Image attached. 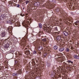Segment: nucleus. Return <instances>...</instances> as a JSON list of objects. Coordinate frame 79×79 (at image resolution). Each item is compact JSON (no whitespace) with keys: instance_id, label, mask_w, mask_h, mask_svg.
<instances>
[{"instance_id":"nucleus-1","label":"nucleus","mask_w":79,"mask_h":79,"mask_svg":"<svg viewBox=\"0 0 79 79\" xmlns=\"http://www.w3.org/2000/svg\"><path fill=\"white\" fill-rule=\"evenodd\" d=\"M31 19L30 17H28L27 18V19L26 20V22H23L22 23V24L23 26H24V27H27L28 24H29V21H31Z\"/></svg>"},{"instance_id":"nucleus-2","label":"nucleus","mask_w":79,"mask_h":79,"mask_svg":"<svg viewBox=\"0 0 79 79\" xmlns=\"http://www.w3.org/2000/svg\"><path fill=\"white\" fill-rule=\"evenodd\" d=\"M47 44V39L44 38L42 40L41 42V44L43 45L44 47H46V44Z\"/></svg>"},{"instance_id":"nucleus-3","label":"nucleus","mask_w":79,"mask_h":79,"mask_svg":"<svg viewBox=\"0 0 79 79\" xmlns=\"http://www.w3.org/2000/svg\"><path fill=\"white\" fill-rule=\"evenodd\" d=\"M60 47L61 48H60L59 49V50L60 52H63V51H64V47L62 48V46H61V45H60Z\"/></svg>"},{"instance_id":"nucleus-4","label":"nucleus","mask_w":79,"mask_h":79,"mask_svg":"<svg viewBox=\"0 0 79 79\" xmlns=\"http://www.w3.org/2000/svg\"><path fill=\"white\" fill-rule=\"evenodd\" d=\"M1 35L2 37H5L6 35V32L5 31L2 32L1 34Z\"/></svg>"},{"instance_id":"nucleus-5","label":"nucleus","mask_w":79,"mask_h":79,"mask_svg":"<svg viewBox=\"0 0 79 79\" xmlns=\"http://www.w3.org/2000/svg\"><path fill=\"white\" fill-rule=\"evenodd\" d=\"M45 32H47L48 33H51V29L48 28V29H45L44 30Z\"/></svg>"},{"instance_id":"nucleus-6","label":"nucleus","mask_w":79,"mask_h":79,"mask_svg":"<svg viewBox=\"0 0 79 79\" xmlns=\"http://www.w3.org/2000/svg\"><path fill=\"white\" fill-rule=\"evenodd\" d=\"M60 15L61 16V17H62L63 18V19H66V15H65L64 14H61Z\"/></svg>"},{"instance_id":"nucleus-7","label":"nucleus","mask_w":79,"mask_h":79,"mask_svg":"<svg viewBox=\"0 0 79 79\" xmlns=\"http://www.w3.org/2000/svg\"><path fill=\"white\" fill-rule=\"evenodd\" d=\"M34 5L36 6H40V2H38L35 3Z\"/></svg>"},{"instance_id":"nucleus-8","label":"nucleus","mask_w":79,"mask_h":79,"mask_svg":"<svg viewBox=\"0 0 79 79\" xmlns=\"http://www.w3.org/2000/svg\"><path fill=\"white\" fill-rule=\"evenodd\" d=\"M25 53L26 55H30V51H25L24 50Z\"/></svg>"},{"instance_id":"nucleus-9","label":"nucleus","mask_w":79,"mask_h":79,"mask_svg":"<svg viewBox=\"0 0 79 79\" xmlns=\"http://www.w3.org/2000/svg\"><path fill=\"white\" fill-rule=\"evenodd\" d=\"M13 3H14L12 1H10V2H9V6H13Z\"/></svg>"},{"instance_id":"nucleus-10","label":"nucleus","mask_w":79,"mask_h":79,"mask_svg":"<svg viewBox=\"0 0 79 79\" xmlns=\"http://www.w3.org/2000/svg\"><path fill=\"white\" fill-rule=\"evenodd\" d=\"M14 22V20L11 19H10V20H9L7 21V23H9V24H10H10H12V23H13Z\"/></svg>"},{"instance_id":"nucleus-11","label":"nucleus","mask_w":79,"mask_h":79,"mask_svg":"<svg viewBox=\"0 0 79 79\" xmlns=\"http://www.w3.org/2000/svg\"><path fill=\"white\" fill-rule=\"evenodd\" d=\"M15 26H16V27H17V26H18V27H19V26H21L20 23L18 22H16L15 23Z\"/></svg>"},{"instance_id":"nucleus-12","label":"nucleus","mask_w":79,"mask_h":79,"mask_svg":"<svg viewBox=\"0 0 79 79\" xmlns=\"http://www.w3.org/2000/svg\"><path fill=\"white\" fill-rule=\"evenodd\" d=\"M64 35L65 36H68V33L67 31H64L63 32Z\"/></svg>"},{"instance_id":"nucleus-13","label":"nucleus","mask_w":79,"mask_h":79,"mask_svg":"<svg viewBox=\"0 0 79 79\" xmlns=\"http://www.w3.org/2000/svg\"><path fill=\"white\" fill-rule=\"evenodd\" d=\"M47 55V53L46 52H44V53L43 54H42V56L43 58H45L46 56Z\"/></svg>"},{"instance_id":"nucleus-14","label":"nucleus","mask_w":79,"mask_h":79,"mask_svg":"<svg viewBox=\"0 0 79 79\" xmlns=\"http://www.w3.org/2000/svg\"><path fill=\"white\" fill-rule=\"evenodd\" d=\"M5 18L3 16V15H2L0 17V19H1V20H3Z\"/></svg>"},{"instance_id":"nucleus-15","label":"nucleus","mask_w":79,"mask_h":79,"mask_svg":"<svg viewBox=\"0 0 79 79\" xmlns=\"http://www.w3.org/2000/svg\"><path fill=\"white\" fill-rule=\"evenodd\" d=\"M62 10L63 9H60L59 8V9H57V12H59V11H60H60H63Z\"/></svg>"},{"instance_id":"nucleus-16","label":"nucleus","mask_w":79,"mask_h":79,"mask_svg":"<svg viewBox=\"0 0 79 79\" xmlns=\"http://www.w3.org/2000/svg\"><path fill=\"white\" fill-rule=\"evenodd\" d=\"M61 38V36H57L56 38V40H60Z\"/></svg>"},{"instance_id":"nucleus-17","label":"nucleus","mask_w":79,"mask_h":79,"mask_svg":"<svg viewBox=\"0 0 79 79\" xmlns=\"http://www.w3.org/2000/svg\"><path fill=\"white\" fill-rule=\"evenodd\" d=\"M74 58H75V59H79V56L76 55H75L74 56Z\"/></svg>"},{"instance_id":"nucleus-18","label":"nucleus","mask_w":79,"mask_h":79,"mask_svg":"<svg viewBox=\"0 0 79 79\" xmlns=\"http://www.w3.org/2000/svg\"><path fill=\"white\" fill-rule=\"evenodd\" d=\"M75 24L76 26H77L79 25V21H76V22L75 23Z\"/></svg>"},{"instance_id":"nucleus-19","label":"nucleus","mask_w":79,"mask_h":79,"mask_svg":"<svg viewBox=\"0 0 79 79\" xmlns=\"http://www.w3.org/2000/svg\"><path fill=\"white\" fill-rule=\"evenodd\" d=\"M65 51L66 52H69V49L67 48L65 49Z\"/></svg>"},{"instance_id":"nucleus-20","label":"nucleus","mask_w":79,"mask_h":79,"mask_svg":"<svg viewBox=\"0 0 79 79\" xmlns=\"http://www.w3.org/2000/svg\"><path fill=\"white\" fill-rule=\"evenodd\" d=\"M58 47L56 46H55L54 47V50H57L58 49Z\"/></svg>"},{"instance_id":"nucleus-21","label":"nucleus","mask_w":79,"mask_h":79,"mask_svg":"<svg viewBox=\"0 0 79 79\" xmlns=\"http://www.w3.org/2000/svg\"><path fill=\"white\" fill-rule=\"evenodd\" d=\"M18 55L19 56H22V55H23V54H22V52H18Z\"/></svg>"},{"instance_id":"nucleus-22","label":"nucleus","mask_w":79,"mask_h":79,"mask_svg":"<svg viewBox=\"0 0 79 79\" xmlns=\"http://www.w3.org/2000/svg\"><path fill=\"white\" fill-rule=\"evenodd\" d=\"M0 8L1 10H2V11H3V10H4V7H3V6H1V7H0Z\"/></svg>"},{"instance_id":"nucleus-23","label":"nucleus","mask_w":79,"mask_h":79,"mask_svg":"<svg viewBox=\"0 0 79 79\" xmlns=\"http://www.w3.org/2000/svg\"><path fill=\"white\" fill-rule=\"evenodd\" d=\"M18 73H14L13 74V75L14 76H17Z\"/></svg>"},{"instance_id":"nucleus-24","label":"nucleus","mask_w":79,"mask_h":79,"mask_svg":"<svg viewBox=\"0 0 79 79\" xmlns=\"http://www.w3.org/2000/svg\"><path fill=\"white\" fill-rule=\"evenodd\" d=\"M2 15H3V17L5 18H6V14L5 13L3 14H2Z\"/></svg>"},{"instance_id":"nucleus-25","label":"nucleus","mask_w":79,"mask_h":79,"mask_svg":"<svg viewBox=\"0 0 79 79\" xmlns=\"http://www.w3.org/2000/svg\"><path fill=\"white\" fill-rule=\"evenodd\" d=\"M19 74H22V72H21V70H19Z\"/></svg>"},{"instance_id":"nucleus-26","label":"nucleus","mask_w":79,"mask_h":79,"mask_svg":"<svg viewBox=\"0 0 79 79\" xmlns=\"http://www.w3.org/2000/svg\"><path fill=\"white\" fill-rule=\"evenodd\" d=\"M42 24L41 23H40L39 24V27H40V28H42Z\"/></svg>"},{"instance_id":"nucleus-27","label":"nucleus","mask_w":79,"mask_h":79,"mask_svg":"<svg viewBox=\"0 0 79 79\" xmlns=\"http://www.w3.org/2000/svg\"><path fill=\"white\" fill-rule=\"evenodd\" d=\"M67 62H68V63H71V64H73V62L71 61L70 60H68Z\"/></svg>"},{"instance_id":"nucleus-28","label":"nucleus","mask_w":79,"mask_h":79,"mask_svg":"<svg viewBox=\"0 0 79 79\" xmlns=\"http://www.w3.org/2000/svg\"><path fill=\"white\" fill-rule=\"evenodd\" d=\"M61 21H62V19H61L60 20V22L58 21H57L56 23L58 24V23H61Z\"/></svg>"},{"instance_id":"nucleus-29","label":"nucleus","mask_w":79,"mask_h":79,"mask_svg":"<svg viewBox=\"0 0 79 79\" xmlns=\"http://www.w3.org/2000/svg\"><path fill=\"white\" fill-rule=\"evenodd\" d=\"M60 67V69L61 71H63V70L64 69V68L63 67V66H61V67Z\"/></svg>"},{"instance_id":"nucleus-30","label":"nucleus","mask_w":79,"mask_h":79,"mask_svg":"<svg viewBox=\"0 0 79 79\" xmlns=\"http://www.w3.org/2000/svg\"><path fill=\"white\" fill-rule=\"evenodd\" d=\"M15 63H16V64H17V63H18V60H15Z\"/></svg>"},{"instance_id":"nucleus-31","label":"nucleus","mask_w":79,"mask_h":79,"mask_svg":"<svg viewBox=\"0 0 79 79\" xmlns=\"http://www.w3.org/2000/svg\"><path fill=\"white\" fill-rule=\"evenodd\" d=\"M29 1L28 0H27L26 1V4H27V3H29Z\"/></svg>"},{"instance_id":"nucleus-32","label":"nucleus","mask_w":79,"mask_h":79,"mask_svg":"<svg viewBox=\"0 0 79 79\" xmlns=\"http://www.w3.org/2000/svg\"><path fill=\"white\" fill-rule=\"evenodd\" d=\"M51 65V64L50 63H48V67H50Z\"/></svg>"},{"instance_id":"nucleus-33","label":"nucleus","mask_w":79,"mask_h":79,"mask_svg":"<svg viewBox=\"0 0 79 79\" xmlns=\"http://www.w3.org/2000/svg\"><path fill=\"white\" fill-rule=\"evenodd\" d=\"M37 48H38V49H40V48H41V47H40V45L38 46H37Z\"/></svg>"},{"instance_id":"nucleus-34","label":"nucleus","mask_w":79,"mask_h":79,"mask_svg":"<svg viewBox=\"0 0 79 79\" xmlns=\"http://www.w3.org/2000/svg\"><path fill=\"white\" fill-rule=\"evenodd\" d=\"M48 59H49V60H50V59L52 58V56H48Z\"/></svg>"},{"instance_id":"nucleus-35","label":"nucleus","mask_w":79,"mask_h":79,"mask_svg":"<svg viewBox=\"0 0 79 79\" xmlns=\"http://www.w3.org/2000/svg\"><path fill=\"white\" fill-rule=\"evenodd\" d=\"M60 42H62L63 41V40H62V39H60V40H59Z\"/></svg>"},{"instance_id":"nucleus-36","label":"nucleus","mask_w":79,"mask_h":79,"mask_svg":"<svg viewBox=\"0 0 79 79\" xmlns=\"http://www.w3.org/2000/svg\"><path fill=\"white\" fill-rule=\"evenodd\" d=\"M13 6H16V3H13Z\"/></svg>"},{"instance_id":"nucleus-37","label":"nucleus","mask_w":79,"mask_h":79,"mask_svg":"<svg viewBox=\"0 0 79 79\" xmlns=\"http://www.w3.org/2000/svg\"><path fill=\"white\" fill-rule=\"evenodd\" d=\"M20 16H24V15L22 14L21 13L20 14Z\"/></svg>"},{"instance_id":"nucleus-38","label":"nucleus","mask_w":79,"mask_h":79,"mask_svg":"<svg viewBox=\"0 0 79 79\" xmlns=\"http://www.w3.org/2000/svg\"><path fill=\"white\" fill-rule=\"evenodd\" d=\"M36 53L37 52H36V51H33L34 54H36Z\"/></svg>"},{"instance_id":"nucleus-39","label":"nucleus","mask_w":79,"mask_h":79,"mask_svg":"<svg viewBox=\"0 0 79 79\" xmlns=\"http://www.w3.org/2000/svg\"><path fill=\"white\" fill-rule=\"evenodd\" d=\"M7 45H8V46H7L6 45V48H8V47H9V44H8Z\"/></svg>"},{"instance_id":"nucleus-40","label":"nucleus","mask_w":79,"mask_h":79,"mask_svg":"<svg viewBox=\"0 0 79 79\" xmlns=\"http://www.w3.org/2000/svg\"><path fill=\"white\" fill-rule=\"evenodd\" d=\"M17 7H19V6H20V5L19 4H17Z\"/></svg>"},{"instance_id":"nucleus-41","label":"nucleus","mask_w":79,"mask_h":79,"mask_svg":"<svg viewBox=\"0 0 79 79\" xmlns=\"http://www.w3.org/2000/svg\"><path fill=\"white\" fill-rule=\"evenodd\" d=\"M42 2H45V0H41Z\"/></svg>"},{"instance_id":"nucleus-42","label":"nucleus","mask_w":79,"mask_h":79,"mask_svg":"<svg viewBox=\"0 0 79 79\" xmlns=\"http://www.w3.org/2000/svg\"><path fill=\"white\" fill-rule=\"evenodd\" d=\"M61 68V67H60L58 68V70L60 71V69Z\"/></svg>"},{"instance_id":"nucleus-43","label":"nucleus","mask_w":79,"mask_h":79,"mask_svg":"<svg viewBox=\"0 0 79 79\" xmlns=\"http://www.w3.org/2000/svg\"><path fill=\"white\" fill-rule=\"evenodd\" d=\"M4 63H7V60H5L4 61Z\"/></svg>"},{"instance_id":"nucleus-44","label":"nucleus","mask_w":79,"mask_h":79,"mask_svg":"<svg viewBox=\"0 0 79 79\" xmlns=\"http://www.w3.org/2000/svg\"><path fill=\"white\" fill-rule=\"evenodd\" d=\"M68 20H69V21H71V19H68Z\"/></svg>"},{"instance_id":"nucleus-45","label":"nucleus","mask_w":79,"mask_h":79,"mask_svg":"<svg viewBox=\"0 0 79 79\" xmlns=\"http://www.w3.org/2000/svg\"><path fill=\"white\" fill-rule=\"evenodd\" d=\"M71 50H73V47H71Z\"/></svg>"},{"instance_id":"nucleus-46","label":"nucleus","mask_w":79,"mask_h":79,"mask_svg":"<svg viewBox=\"0 0 79 79\" xmlns=\"http://www.w3.org/2000/svg\"><path fill=\"white\" fill-rule=\"evenodd\" d=\"M30 10H31V9L30 8H28V11H30Z\"/></svg>"},{"instance_id":"nucleus-47","label":"nucleus","mask_w":79,"mask_h":79,"mask_svg":"<svg viewBox=\"0 0 79 79\" xmlns=\"http://www.w3.org/2000/svg\"><path fill=\"white\" fill-rule=\"evenodd\" d=\"M20 3H22V1H20Z\"/></svg>"},{"instance_id":"nucleus-48","label":"nucleus","mask_w":79,"mask_h":79,"mask_svg":"<svg viewBox=\"0 0 79 79\" xmlns=\"http://www.w3.org/2000/svg\"><path fill=\"white\" fill-rule=\"evenodd\" d=\"M36 59H37V58H36V57L35 58V60H36Z\"/></svg>"},{"instance_id":"nucleus-49","label":"nucleus","mask_w":79,"mask_h":79,"mask_svg":"<svg viewBox=\"0 0 79 79\" xmlns=\"http://www.w3.org/2000/svg\"><path fill=\"white\" fill-rule=\"evenodd\" d=\"M27 48H25V50H27Z\"/></svg>"},{"instance_id":"nucleus-50","label":"nucleus","mask_w":79,"mask_h":79,"mask_svg":"<svg viewBox=\"0 0 79 79\" xmlns=\"http://www.w3.org/2000/svg\"><path fill=\"white\" fill-rule=\"evenodd\" d=\"M10 28H9L8 29V30H10Z\"/></svg>"},{"instance_id":"nucleus-51","label":"nucleus","mask_w":79,"mask_h":79,"mask_svg":"<svg viewBox=\"0 0 79 79\" xmlns=\"http://www.w3.org/2000/svg\"><path fill=\"white\" fill-rule=\"evenodd\" d=\"M61 62H62V61H61V62H60V63H61Z\"/></svg>"},{"instance_id":"nucleus-52","label":"nucleus","mask_w":79,"mask_h":79,"mask_svg":"<svg viewBox=\"0 0 79 79\" xmlns=\"http://www.w3.org/2000/svg\"><path fill=\"white\" fill-rule=\"evenodd\" d=\"M36 0V1H39V0Z\"/></svg>"},{"instance_id":"nucleus-53","label":"nucleus","mask_w":79,"mask_h":79,"mask_svg":"<svg viewBox=\"0 0 79 79\" xmlns=\"http://www.w3.org/2000/svg\"><path fill=\"white\" fill-rule=\"evenodd\" d=\"M19 1H22V0H19Z\"/></svg>"},{"instance_id":"nucleus-54","label":"nucleus","mask_w":79,"mask_h":79,"mask_svg":"<svg viewBox=\"0 0 79 79\" xmlns=\"http://www.w3.org/2000/svg\"><path fill=\"white\" fill-rule=\"evenodd\" d=\"M34 63H35V62H34Z\"/></svg>"},{"instance_id":"nucleus-55","label":"nucleus","mask_w":79,"mask_h":79,"mask_svg":"<svg viewBox=\"0 0 79 79\" xmlns=\"http://www.w3.org/2000/svg\"><path fill=\"white\" fill-rule=\"evenodd\" d=\"M14 2H15V1H14Z\"/></svg>"},{"instance_id":"nucleus-56","label":"nucleus","mask_w":79,"mask_h":79,"mask_svg":"<svg viewBox=\"0 0 79 79\" xmlns=\"http://www.w3.org/2000/svg\"><path fill=\"white\" fill-rule=\"evenodd\" d=\"M48 51H50V50H48Z\"/></svg>"},{"instance_id":"nucleus-57","label":"nucleus","mask_w":79,"mask_h":79,"mask_svg":"<svg viewBox=\"0 0 79 79\" xmlns=\"http://www.w3.org/2000/svg\"><path fill=\"white\" fill-rule=\"evenodd\" d=\"M24 8H23V9H24Z\"/></svg>"},{"instance_id":"nucleus-58","label":"nucleus","mask_w":79,"mask_h":79,"mask_svg":"<svg viewBox=\"0 0 79 79\" xmlns=\"http://www.w3.org/2000/svg\"><path fill=\"white\" fill-rule=\"evenodd\" d=\"M32 61H33V60H32Z\"/></svg>"},{"instance_id":"nucleus-59","label":"nucleus","mask_w":79,"mask_h":79,"mask_svg":"<svg viewBox=\"0 0 79 79\" xmlns=\"http://www.w3.org/2000/svg\"><path fill=\"white\" fill-rule=\"evenodd\" d=\"M61 61H62V60H61Z\"/></svg>"}]
</instances>
